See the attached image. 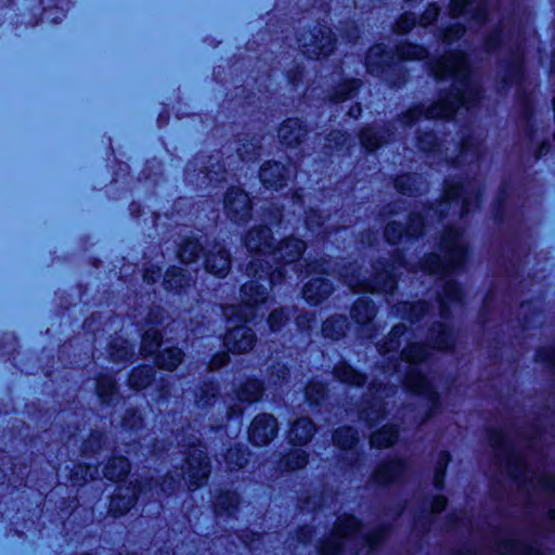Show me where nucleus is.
I'll list each match as a JSON object with an SVG mask.
<instances>
[{
  "mask_svg": "<svg viewBox=\"0 0 555 555\" xmlns=\"http://www.w3.org/2000/svg\"><path fill=\"white\" fill-rule=\"evenodd\" d=\"M270 237L271 231L268 228L254 229L248 232L247 249L251 253H259V258L250 262L248 273L255 276L259 274V278L264 275L270 279L271 284H275L283 275L287 274V267L297 272L298 264L294 263L304 251L305 243L297 238H289L273 249L269 242Z\"/></svg>",
  "mask_w": 555,
  "mask_h": 555,
  "instance_id": "obj_1",
  "label": "nucleus"
},
{
  "mask_svg": "<svg viewBox=\"0 0 555 555\" xmlns=\"http://www.w3.org/2000/svg\"><path fill=\"white\" fill-rule=\"evenodd\" d=\"M438 79H451L454 92L438 103L428 107L426 118H450L461 108L469 109L476 96V90L470 82L468 60L463 53H451L443 57L434 68Z\"/></svg>",
  "mask_w": 555,
  "mask_h": 555,
  "instance_id": "obj_2",
  "label": "nucleus"
},
{
  "mask_svg": "<svg viewBox=\"0 0 555 555\" xmlns=\"http://www.w3.org/2000/svg\"><path fill=\"white\" fill-rule=\"evenodd\" d=\"M243 305L241 306H228L224 308V315L230 321H235L236 314L237 320L247 322L251 315L260 313L264 314V310L268 307L262 308V305L267 304V288L262 285H258L257 282L251 281L242 287Z\"/></svg>",
  "mask_w": 555,
  "mask_h": 555,
  "instance_id": "obj_3",
  "label": "nucleus"
},
{
  "mask_svg": "<svg viewBox=\"0 0 555 555\" xmlns=\"http://www.w3.org/2000/svg\"><path fill=\"white\" fill-rule=\"evenodd\" d=\"M446 256L441 259L437 255L429 257L426 263V270L430 274H440L447 276L454 271L462 262L465 256V248L461 242L459 233H451L444 240Z\"/></svg>",
  "mask_w": 555,
  "mask_h": 555,
  "instance_id": "obj_4",
  "label": "nucleus"
},
{
  "mask_svg": "<svg viewBox=\"0 0 555 555\" xmlns=\"http://www.w3.org/2000/svg\"><path fill=\"white\" fill-rule=\"evenodd\" d=\"M229 323L233 325L232 328L228 332L224 338V345L231 352H246L251 349L255 338L250 333V330L246 325H238L236 322H241L235 319V321H230Z\"/></svg>",
  "mask_w": 555,
  "mask_h": 555,
  "instance_id": "obj_5",
  "label": "nucleus"
},
{
  "mask_svg": "<svg viewBox=\"0 0 555 555\" xmlns=\"http://www.w3.org/2000/svg\"><path fill=\"white\" fill-rule=\"evenodd\" d=\"M276 430L278 424L272 415H258L251 423L249 439L256 446H263L274 438Z\"/></svg>",
  "mask_w": 555,
  "mask_h": 555,
  "instance_id": "obj_6",
  "label": "nucleus"
},
{
  "mask_svg": "<svg viewBox=\"0 0 555 555\" xmlns=\"http://www.w3.org/2000/svg\"><path fill=\"white\" fill-rule=\"evenodd\" d=\"M302 41V47L305 48V53L309 57L319 59L321 56L327 55L333 49V34L331 29H320L319 35H311L310 39L304 37L300 39Z\"/></svg>",
  "mask_w": 555,
  "mask_h": 555,
  "instance_id": "obj_7",
  "label": "nucleus"
},
{
  "mask_svg": "<svg viewBox=\"0 0 555 555\" xmlns=\"http://www.w3.org/2000/svg\"><path fill=\"white\" fill-rule=\"evenodd\" d=\"M249 198L241 189H233L225 195L224 207L233 220L240 222L249 215Z\"/></svg>",
  "mask_w": 555,
  "mask_h": 555,
  "instance_id": "obj_8",
  "label": "nucleus"
},
{
  "mask_svg": "<svg viewBox=\"0 0 555 555\" xmlns=\"http://www.w3.org/2000/svg\"><path fill=\"white\" fill-rule=\"evenodd\" d=\"M209 466L204 452L195 449L188 460L186 480L191 487H198L208 477Z\"/></svg>",
  "mask_w": 555,
  "mask_h": 555,
  "instance_id": "obj_9",
  "label": "nucleus"
},
{
  "mask_svg": "<svg viewBox=\"0 0 555 555\" xmlns=\"http://www.w3.org/2000/svg\"><path fill=\"white\" fill-rule=\"evenodd\" d=\"M143 492L141 486H134L133 488L118 487L117 493L112 498L109 509L114 516H121L125 512L129 511L134 501Z\"/></svg>",
  "mask_w": 555,
  "mask_h": 555,
  "instance_id": "obj_10",
  "label": "nucleus"
},
{
  "mask_svg": "<svg viewBox=\"0 0 555 555\" xmlns=\"http://www.w3.org/2000/svg\"><path fill=\"white\" fill-rule=\"evenodd\" d=\"M288 175L289 170L279 163H268L261 167L259 177L267 188L279 189L284 185V181Z\"/></svg>",
  "mask_w": 555,
  "mask_h": 555,
  "instance_id": "obj_11",
  "label": "nucleus"
},
{
  "mask_svg": "<svg viewBox=\"0 0 555 555\" xmlns=\"http://www.w3.org/2000/svg\"><path fill=\"white\" fill-rule=\"evenodd\" d=\"M216 254L206 257L205 268L216 276H224L230 269V257L227 250L216 247Z\"/></svg>",
  "mask_w": 555,
  "mask_h": 555,
  "instance_id": "obj_12",
  "label": "nucleus"
},
{
  "mask_svg": "<svg viewBox=\"0 0 555 555\" xmlns=\"http://www.w3.org/2000/svg\"><path fill=\"white\" fill-rule=\"evenodd\" d=\"M392 56H390L383 46L372 47L366 56V67L373 75H379L385 72V66L389 65Z\"/></svg>",
  "mask_w": 555,
  "mask_h": 555,
  "instance_id": "obj_13",
  "label": "nucleus"
},
{
  "mask_svg": "<svg viewBox=\"0 0 555 555\" xmlns=\"http://www.w3.org/2000/svg\"><path fill=\"white\" fill-rule=\"evenodd\" d=\"M332 292L331 285L323 278H315L304 287V297L307 301L315 305Z\"/></svg>",
  "mask_w": 555,
  "mask_h": 555,
  "instance_id": "obj_14",
  "label": "nucleus"
},
{
  "mask_svg": "<svg viewBox=\"0 0 555 555\" xmlns=\"http://www.w3.org/2000/svg\"><path fill=\"white\" fill-rule=\"evenodd\" d=\"M314 433V426L309 418H299L289 431V440L294 443H307Z\"/></svg>",
  "mask_w": 555,
  "mask_h": 555,
  "instance_id": "obj_15",
  "label": "nucleus"
},
{
  "mask_svg": "<svg viewBox=\"0 0 555 555\" xmlns=\"http://www.w3.org/2000/svg\"><path fill=\"white\" fill-rule=\"evenodd\" d=\"M404 470L403 463L400 461H392L380 466L376 474L375 479L379 483H390L400 479Z\"/></svg>",
  "mask_w": 555,
  "mask_h": 555,
  "instance_id": "obj_16",
  "label": "nucleus"
},
{
  "mask_svg": "<svg viewBox=\"0 0 555 555\" xmlns=\"http://www.w3.org/2000/svg\"><path fill=\"white\" fill-rule=\"evenodd\" d=\"M304 135L300 122L297 119L286 120L279 130V137L286 145L298 143Z\"/></svg>",
  "mask_w": 555,
  "mask_h": 555,
  "instance_id": "obj_17",
  "label": "nucleus"
},
{
  "mask_svg": "<svg viewBox=\"0 0 555 555\" xmlns=\"http://www.w3.org/2000/svg\"><path fill=\"white\" fill-rule=\"evenodd\" d=\"M129 472V463L125 457H114L104 467V477L109 480H120Z\"/></svg>",
  "mask_w": 555,
  "mask_h": 555,
  "instance_id": "obj_18",
  "label": "nucleus"
},
{
  "mask_svg": "<svg viewBox=\"0 0 555 555\" xmlns=\"http://www.w3.org/2000/svg\"><path fill=\"white\" fill-rule=\"evenodd\" d=\"M398 437V430L393 426H385L374 433L371 437V444L376 448L391 446Z\"/></svg>",
  "mask_w": 555,
  "mask_h": 555,
  "instance_id": "obj_19",
  "label": "nucleus"
},
{
  "mask_svg": "<svg viewBox=\"0 0 555 555\" xmlns=\"http://www.w3.org/2000/svg\"><path fill=\"white\" fill-rule=\"evenodd\" d=\"M347 320L344 317H336L324 322L322 333L325 337L337 339L345 334Z\"/></svg>",
  "mask_w": 555,
  "mask_h": 555,
  "instance_id": "obj_20",
  "label": "nucleus"
},
{
  "mask_svg": "<svg viewBox=\"0 0 555 555\" xmlns=\"http://www.w3.org/2000/svg\"><path fill=\"white\" fill-rule=\"evenodd\" d=\"M182 360V351L179 348H168L160 352L157 363L160 367L167 370L176 369Z\"/></svg>",
  "mask_w": 555,
  "mask_h": 555,
  "instance_id": "obj_21",
  "label": "nucleus"
},
{
  "mask_svg": "<svg viewBox=\"0 0 555 555\" xmlns=\"http://www.w3.org/2000/svg\"><path fill=\"white\" fill-rule=\"evenodd\" d=\"M336 377L343 383L351 385H362L365 380L364 376L352 367L346 364H341L335 369Z\"/></svg>",
  "mask_w": 555,
  "mask_h": 555,
  "instance_id": "obj_22",
  "label": "nucleus"
},
{
  "mask_svg": "<svg viewBox=\"0 0 555 555\" xmlns=\"http://www.w3.org/2000/svg\"><path fill=\"white\" fill-rule=\"evenodd\" d=\"M351 314L357 322L365 323L374 318L375 310L370 301L361 299L354 304Z\"/></svg>",
  "mask_w": 555,
  "mask_h": 555,
  "instance_id": "obj_23",
  "label": "nucleus"
},
{
  "mask_svg": "<svg viewBox=\"0 0 555 555\" xmlns=\"http://www.w3.org/2000/svg\"><path fill=\"white\" fill-rule=\"evenodd\" d=\"M333 440L336 446L343 449H350L356 444L358 437L352 428L344 427L335 431Z\"/></svg>",
  "mask_w": 555,
  "mask_h": 555,
  "instance_id": "obj_24",
  "label": "nucleus"
},
{
  "mask_svg": "<svg viewBox=\"0 0 555 555\" xmlns=\"http://www.w3.org/2000/svg\"><path fill=\"white\" fill-rule=\"evenodd\" d=\"M262 393V387L257 380H248L236 393L241 401H257Z\"/></svg>",
  "mask_w": 555,
  "mask_h": 555,
  "instance_id": "obj_25",
  "label": "nucleus"
},
{
  "mask_svg": "<svg viewBox=\"0 0 555 555\" xmlns=\"http://www.w3.org/2000/svg\"><path fill=\"white\" fill-rule=\"evenodd\" d=\"M188 282L189 280L185 278L181 268L173 267L166 272L165 285L170 291L182 288Z\"/></svg>",
  "mask_w": 555,
  "mask_h": 555,
  "instance_id": "obj_26",
  "label": "nucleus"
},
{
  "mask_svg": "<svg viewBox=\"0 0 555 555\" xmlns=\"http://www.w3.org/2000/svg\"><path fill=\"white\" fill-rule=\"evenodd\" d=\"M238 503V498L235 492H227L220 495L216 503V509L219 513H227L228 516H233L232 511L236 508ZM222 514H220L221 516Z\"/></svg>",
  "mask_w": 555,
  "mask_h": 555,
  "instance_id": "obj_27",
  "label": "nucleus"
},
{
  "mask_svg": "<svg viewBox=\"0 0 555 555\" xmlns=\"http://www.w3.org/2000/svg\"><path fill=\"white\" fill-rule=\"evenodd\" d=\"M160 336L157 330H147L142 338V352L145 354H154L160 347Z\"/></svg>",
  "mask_w": 555,
  "mask_h": 555,
  "instance_id": "obj_28",
  "label": "nucleus"
},
{
  "mask_svg": "<svg viewBox=\"0 0 555 555\" xmlns=\"http://www.w3.org/2000/svg\"><path fill=\"white\" fill-rule=\"evenodd\" d=\"M426 54L424 48L415 44H405L398 49L397 56L401 60H418Z\"/></svg>",
  "mask_w": 555,
  "mask_h": 555,
  "instance_id": "obj_29",
  "label": "nucleus"
},
{
  "mask_svg": "<svg viewBox=\"0 0 555 555\" xmlns=\"http://www.w3.org/2000/svg\"><path fill=\"white\" fill-rule=\"evenodd\" d=\"M201 249V245L197 241H188L183 244L179 250V257L183 262L194 261Z\"/></svg>",
  "mask_w": 555,
  "mask_h": 555,
  "instance_id": "obj_30",
  "label": "nucleus"
},
{
  "mask_svg": "<svg viewBox=\"0 0 555 555\" xmlns=\"http://www.w3.org/2000/svg\"><path fill=\"white\" fill-rule=\"evenodd\" d=\"M346 283L354 292L363 291V292L375 293L377 291H386V287H380L378 285L366 284L365 282H360L354 276L346 279Z\"/></svg>",
  "mask_w": 555,
  "mask_h": 555,
  "instance_id": "obj_31",
  "label": "nucleus"
},
{
  "mask_svg": "<svg viewBox=\"0 0 555 555\" xmlns=\"http://www.w3.org/2000/svg\"><path fill=\"white\" fill-rule=\"evenodd\" d=\"M308 460L305 451L296 449L286 460V465L292 469L302 468L306 466Z\"/></svg>",
  "mask_w": 555,
  "mask_h": 555,
  "instance_id": "obj_32",
  "label": "nucleus"
},
{
  "mask_svg": "<svg viewBox=\"0 0 555 555\" xmlns=\"http://www.w3.org/2000/svg\"><path fill=\"white\" fill-rule=\"evenodd\" d=\"M403 356L408 361L421 362L426 357V350L423 346L413 345L403 351Z\"/></svg>",
  "mask_w": 555,
  "mask_h": 555,
  "instance_id": "obj_33",
  "label": "nucleus"
},
{
  "mask_svg": "<svg viewBox=\"0 0 555 555\" xmlns=\"http://www.w3.org/2000/svg\"><path fill=\"white\" fill-rule=\"evenodd\" d=\"M360 140L366 150L373 151L379 146V138L373 130H364Z\"/></svg>",
  "mask_w": 555,
  "mask_h": 555,
  "instance_id": "obj_34",
  "label": "nucleus"
},
{
  "mask_svg": "<svg viewBox=\"0 0 555 555\" xmlns=\"http://www.w3.org/2000/svg\"><path fill=\"white\" fill-rule=\"evenodd\" d=\"M403 232L404 230L401 224L391 222L386 227L385 235L390 243H395L402 237Z\"/></svg>",
  "mask_w": 555,
  "mask_h": 555,
  "instance_id": "obj_35",
  "label": "nucleus"
},
{
  "mask_svg": "<svg viewBox=\"0 0 555 555\" xmlns=\"http://www.w3.org/2000/svg\"><path fill=\"white\" fill-rule=\"evenodd\" d=\"M115 389V383L112 378H104L98 385V392L103 400H107Z\"/></svg>",
  "mask_w": 555,
  "mask_h": 555,
  "instance_id": "obj_36",
  "label": "nucleus"
},
{
  "mask_svg": "<svg viewBox=\"0 0 555 555\" xmlns=\"http://www.w3.org/2000/svg\"><path fill=\"white\" fill-rule=\"evenodd\" d=\"M358 85L359 83L357 80L347 81L344 85L341 91L338 94H336L335 101H337V102L344 101V100L350 98L353 94V92L357 90Z\"/></svg>",
  "mask_w": 555,
  "mask_h": 555,
  "instance_id": "obj_37",
  "label": "nucleus"
},
{
  "mask_svg": "<svg viewBox=\"0 0 555 555\" xmlns=\"http://www.w3.org/2000/svg\"><path fill=\"white\" fill-rule=\"evenodd\" d=\"M285 319V313L283 310L272 311L269 315L268 323L272 331H278L280 325L283 323Z\"/></svg>",
  "mask_w": 555,
  "mask_h": 555,
  "instance_id": "obj_38",
  "label": "nucleus"
},
{
  "mask_svg": "<svg viewBox=\"0 0 555 555\" xmlns=\"http://www.w3.org/2000/svg\"><path fill=\"white\" fill-rule=\"evenodd\" d=\"M415 25V17L413 14L403 15L397 23V29L400 33L409 31Z\"/></svg>",
  "mask_w": 555,
  "mask_h": 555,
  "instance_id": "obj_39",
  "label": "nucleus"
},
{
  "mask_svg": "<svg viewBox=\"0 0 555 555\" xmlns=\"http://www.w3.org/2000/svg\"><path fill=\"white\" fill-rule=\"evenodd\" d=\"M439 14V9L436 5H429L423 16L421 17V24L426 26L433 23Z\"/></svg>",
  "mask_w": 555,
  "mask_h": 555,
  "instance_id": "obj_40",
  "label": "nucleus"
},
{
  "mask_svg": "<svg viewBox=\"0 0 555 555\" xmlns=\"http://www.w3.org/2000/svg\"><path fill=\"white\" fill-rule=\"evenodd\" d=\"M463 186L448 188L446 191V198L448 203L457 202L463 195Z\"/></svg>",
  "mask_w": 555,
  "mask_h": 555,
  "instance_id": "obj_41",
  "label": "nucleus"
},
{
  "mask_svg": "<svg viewBox=\"0 0 555 555\" xmlns=\"http://www.w3.org/2000/svg\"><path fill=\"white\" fill-rule=\"evenodd\" d=\"M144 370H140L138 372H133L129 378V384L133 388H143L150 383V376L149 374H145L144 380L138 382V375L142 374Z\"/></svg>",
  "mask_w": 555,
  "mask_h": 555,
  "instance_id": "obj_42",
  "label": "nucleus"
},
{
  "mask_svg": "<svg viewBox=\"0 0 555 555\" xmlns=\"http://www.w3.org/2000/svg\"><path fill=\"white\" fill-rule=\"evenodd\" d=\"M470 4L466 3L464 0H455L452 5V12L455 15L465 14L468 12Z\"/></svg>",
  "mask_w": 555,
  "mask_h": 555,
  "instance_id": "obj_43",
  "label": "nucleus"
},
{
  "mask_svg": "<svg viewBox=\"0 0 555 555\" xmlns=\"http://www.w3.org/2000/svg\"><path fill=\"white\" fill-rule=\"evenodd\" d=\"M446 296L451 301L459 300L460 299V289H459V287L455 284L448 282L447 283V287H446Z\"/></svg>",
  "mask_w": 555,
  "mask_h": 555,
  "instance_id": "obj_44",
  "label": "nucleus"
},
{
  "mask_svg": "<svg viewBox=\"0 0 555 555\" xmlns=\"http://www.w3.org/2000/svg\"><path fill=\"white\" fill-rule=\"evenodd\" d=\"M446 505H447L446 498L438 495V496L434 498V500H433L431 509H433V512L438 513V512L444 509Z\"/></svg>",
  "mask_w": 555,
  "mask_h": 555,
  "instance_id": "obj_45",
  "label": "nucleus"
},
{
  "mask_svg": "<svg viewBox=\"0 0 555 555\" xmlns=\"http://www.w3.org/2000/svg\"><path fill=\"white\" fill-rule=\"evenodd\" d=\"M228 360H229L228 354H225V353L218 354V356H216V357L211 360V362H210V367H211V369H214V370H215V369H219V367H221L222 365H224V364L228 362Z\"/></svg>",
  "mask_w": 555,
  "mask_h": 555,
  "instance_id": "obj_46",
  "label": "nucleus"
},
{
  "mask_svg": "<svg viewBox=\"0 0 555 555\" xmlns=\"http://www.w3.org/2000/svg\"><path fill=\"white\" fill-rule=\"evenodd\" d=\"M379 280H380V276H377L376 281H374V282H365V283L366 284L378 285L380 287H386V291H384L385 293L392 292V289L395 288V281L392 279H388L383 284L379 282Z\"/></svg>",
  "mask_w": 555,
  "mask_h": 555,
  "instance_id": "obj_47",
  "label": "nucleus"
},
{
  "mask_svg": "<svg viewBox=\"0 0 555 555\" xmlns=\"http://www.w3.org/2000/svg\"><path fill=\"white\" fill-rule=\"evenodd\" d=\"M324 391V387L322 385H310L307 387V397L310 400H318V398H314L313 393L322 395Z\"/></svg>",
  "mask_w": 555,
  "mask_h": 555,
  "instance_id": "obj_48",
  "label": "nucleus"
},
{
  "mask_svg": "<svg viewBox=\"0 0 555 555\" xmlns=\"http://www.w3.org/2000/svg\"><path fill=\"white\" fill-rule=\"evenodd\" d=\"M160 276V270L157 268L155 270H146L144 273V280L147 283H154Z\"/></svg>",
  "mask_w": 555,
  "mask_h": 555,
  "instance_id": "obj_49",
  "label": "nucleus"
},
{
  "mask_svg": "<svg viewBox=\"0 0 555 555\" xmlns=\"http://www.w3.org/2000/svg\"><path fill=\"white\" fill-rule=\"evenodd\" d=\"M309 270H307V274H310L311 272H324L323 263H314V264H308Z\"/></svg>",
  "mask_w": 555,
  "mask_h": 555,
  "instance_id": "obj_50",
  "label": "nucleus"
},
{
  "mask_svg": "<svg viewBox=\"0 0 555 555\" xmlns=\"http://www.w3.org/2000/svg\"><path fill=\"white\" fill-rule=\"evenodd\" d=\"M442 479H443V467H441V469L436 474L435 476V486L437 488H440L441 485H442Z\"/></svg>",
  "mask_w": 555,
  "mask_h": 555,
  "instance_id": "obj_51",
  "label": "nucleus"
},
{
  "mask_svg": "<svg viewBox=\"0 0 555 555\" xmlns=\"http://www.w3.org/2000/svg\"><path fill=\"white\" fill-rule=\"evenodd\" d=\"M245 461L243 456H238L235 464L232 466V463H229L230 469H234V467H242L244 465Z\"/></svg>",
  "mask_w": 555,
  "mask_h": 555,
  "instance_id": "obj_52",
  "label": "nucleus"
},
{
  "mask_svg": "<svg viewBox=\"0 0 555 555\" xmlns=\"http://www.w3.org/2000/svg\"><path fill=\"white\" fill-rule=\"evenodd\" d=\"M397 188L402 192V193H405V190L403 189L402 186V181L401 180H398L397 183H396Z\"/></svg>",
  "mask_w": 555,
  "mask_h": 555,
  "instance_id": "obj_53",
  "label": "nucleus"
},
{
  "mask_svg": "<svg viewBox=\"0 0 555 555\" xmlns=\"http://www.w3.org/2000/svg\"><path fill=\"white\" fill-rule=\"evenodd\" d=\"M485 18H486V17H485V13H483V12L478 13V15L476 16V20H477L478 22H482V21H485Z\"/></svg>",
  "mask_w": 555,
  "mask_h": 555,
  "instance_id": "obj_54",
  "label": "nucleus"
},
{
  "mask_svg": "<svg viewBox=\"0 0 555 555\" xmlns=\"http://www.w3.org/2000/svg\"><path fill=\"white\" fill-rule=\"evenodd\" d=\"M447 461H448L447 455L442 454L441 464H442L443 467L447 465Z\"/></svg>",
  "mask_w": 555,
  "mask_h": 555,
  "instance_id": "obj_55",
  "label": "nucleus"
},
{
  "mask_svg": "<svg viewBox=\"0 0 555 555\" xmlns=\"http://www.w3.org/2000/svg\"><path fill=\"white\" fill-rule=\"evenodd\" d=\"M415 234H416L415 230H413V231L406 230V235H415Z\"/></svg>",
  "mask_w": 555,
  "mask_h": 555,
  "instance_id": "obj_56",
  "label": "nucleus"
},
{
  "mask_svg": "<svg viewBox=\"0 0 555 555\" xmlns=\"http://www.w3.org/2000/svg\"><path fill=\"white\" fill-rule=\"evenodd\" d=\"M312 222H313V221H312V217H311V216H309V217L307 218V223H308V224H310V223H312Z\"/></svg>",
  "mask_w": 555,
  "mask_h": 555,
  "instance_id": "obj_57",
  "label": "nucleus"
},
{
  "mask_svg": "<svg viewBox=\"0 0 555 555\" xmlns=\"http://www.w3.org/2000/svg\"><path fill=\"white\" fill-rule=\"evenodd\" d=\"M398 331H399V327H396V328L393 330L392 335H397Z\"/></svg>",
  "mask_w": 555,
  "mask_h": 555,
  "instance_id": "obj_58",
  "label": "nucleus"
},
{
  "mask_svg": "<svg viewBox=\"0 0 555 555\" xmlns=\"http://www.w3.org/2000/svg\"><path fill=\"white\" fill-rule=\"evenodd\" d=\"M298 325L304 326V322L300 319L298 320Z\"/></svg>",
  "mask_w": 555,
  "mask_h": 555,
  "instance_id": "obj_59",
  "label": "nucleus"
},
{
  "mask_svg": "<svg viewBox=\"0 0 555 555\" xmlns=\"http://www.w3.org/2000/svg\"><path fill=\"white\" fill-rule=\"evenodd\" d=\"M323 553H324V555H333L330 552H327L326 550H324Z\"/></svg>",
  "mask_w": 555,
  "mask_h": 555,
  "instance_id": "obj_60",
  "label": "nucleus"
}]
</instances>
